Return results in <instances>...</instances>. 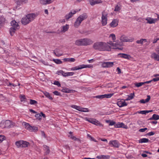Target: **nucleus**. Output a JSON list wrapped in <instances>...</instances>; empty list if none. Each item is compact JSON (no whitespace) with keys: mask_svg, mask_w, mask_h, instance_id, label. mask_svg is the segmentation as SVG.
I'll return each instance as SVG.
<instances>
[{"mask_svg":"<svg viewBox=\"0 0 159 159\" xmlns=\"http://www.w3.org/2000/svg\"><path fill=\"white\" fill-rule=\"evenodd\" d=\"M43 149L46 154H48L50 152L49 148L46 145H44Z\"/></svg>","mask_w":159,"mask_h":159,"instance_id":"nucleus-32","label":"nucleus"},{"mask_svg":"<svg viewBox=\"0 0 159 159\" xmlns=\"http://www.w3.org/2000/svg\"><path fill=\"white\" fill-rule=\"evenodd\" d=\"M151 57L155 60L159 61V54L155 52H152L151 53Z\"/></svg>","mask_w":159,"mask_h":159,"instance_id":"nucleus-24","label":"nucleus"},{"mask_svg":"<svg viewBox=\"0 0 159 159\" xmlns=\"http://www.w3.org/2000/svg\"><path fill=\"white\" fill-rule=\"evenodd\" d=\"M53 1V0H40V2L43 5H46L51 3Z\"/></svg>","mask_w":159,"mask_h":159,"instance_id":"nucleus-21","label":"nucleus"},{"mask_svg":"<svg viewBox=\"0 0 159 159\" xmlns=\"http://www.w3.org/2000/svg\"><path fill=\"white\" fill-rule=\"evenodd\" d=\"M22 147L25 148L27 147L30 144L29 143L23 140H22Z\"/></svg>","mask_w":159,"mask_h":159,"instance_id":"nucleus-31","label":"nucleus"},{"mask_svg":"<svg viewBox=\"0 0 159 159\" xmlns=\"http://www.w3.org/2000/svg\"><path fill=\"white\" fill-rule=\"evenodd\" d=\"M120 9V7L118 5L116 6L114 11H119Z\"/></svg>","mask_w":159,"mask_h":159,"instance_id":"nucleus-52","label":"nucleus"},{"mask_svg":"<svg viewBox=\"0 0 159 159\" xmlns=\"http://www.w3.org/2000/svg\"><path fill=\"white\" fill-rule=\"evenodd\" d=\"M102 42H97L94 43L93 48L96 50L101 51Z\"/></svg>","mask_w":159,"mask_h":159,"instance_id":"nucleus-14","label":"nucleus"},{"mask_svg":"<svg viewBox=\"0 0 159 159\" xmlns=\"http://www.w3.org/2000/svg\"><path fill=\"white\" fill-rule=\"evenodd\" d=\"M110 157L108 155H100L98 156L96 158L98 159H108Z\"/></svg>","mask_w":159,"mask_h":159,"instance_id":"nucleus-28","label":"nucleus"},{"mask_svg":"<svg viewBox=\"0 0 159 159\" xmlns=\"http://www.w3.org/2000/svg\"><path fill=\"white\" fill-rule=\"evenodd\" d=\"M121 42H118L119 43H121L123 45L122 42H132L134 41V38L132 37L128 38L127 36L125 35H122L119 38Z\"/></svg>","mask_w":159,"mask_h":159,"instance_id":"nucleus-5","label":"nucleus"},{"mask_svg":"<svg viewBox=\"0 0 159 159\" xmlns=\"http://www.w3.org/2000/svg\"><path fill=\"white\" fill-rule=\"evenodd\" d=\"M115 126L116 128H122L125 129H128L127 126L122 122H118Z\"/></svg>","mask_w":159,"mask_h":159,"instance_id":"nucleus-20","label":"nucleus"},{"mask_svg":"<svg viewBox=\"0 0 159 159\" xmlns=\"http://www.w3.org/2000/svg\"><path fill=\"white\" fill-rule=\"evenodd\" d=\"M53 61L57 64H59L62 63V61L60 59H53Z\"/></svg>","mask_w":159,"mask_h":159,"instance_id":"nucleus-42","label":"nucleus"},{"mask_svg":"<svg viewBox=\"0 0 159 159\" xmlns=\"http://www.w3.org/2000/svg\"><path fill=\"white\" fill-rule=\"evenodd\" d=\"M5 139L6 137L4 135H0V143H2Z\"/></svg>","mask_w":159,"mask_h":159,"instance_id":"nucleus-49","label":"nucleus"},{"mask_svg":"<svg viewBox=\"0 0 159 159\" xmlns=\"http://www.w3.org/2000/svg\"><path fill=\"white\" fill-rule=\"evenodd\" d=\"M114 94V93H110L108 94H104V98H111Z\"/></svg>","mask_w":159,"mask_h":159,"instance_id":"nucleus-43","label":"nucleus"},{"mask_svg":"<svg viewBox=\"0 0 159 159\" xmlns=\"http://www.w3.org/2000/svg\"><path fill=\"white\" fill-rule=\"evenodd\" d=\"M152 120H157L159 119V116L155 114H154L152 115V117L151 118Z\"/></svg>","mask_w":159,"mask_h":159,"instance_id":"nucleus-40","label":"nucleus"},{"mask_svg":"<svg viewBox=\"0 0 159 159\" xmlns=\"http://www.w3.org/2000/svg\"><path fill=\"white\" fill-rule=\"evenodd\" d=\"M109 37L111 39L113 42H115L116 39V36L114 34H111L109 36Z\"/></svg>","mask_w":159,"mask_h":159,"instance_id":"nucleus-37","label":"nucleus"},{"mask_svg":"<svg viewBox=\"0 0 159 159\" xmlns=\"http://www.w3.org/2000/svg\"><path fill=\"white\" fill-rule=\"evenodd\" d=\"M59 51L57 50H56L54 51V53L57 56H60L62 55V53H61L59 52Z\"/></svg>","mask_w":159,"mask_h":159,"instance_id":"nucleus-47","label":"nucleus"},{"mask_svg":"<svg viewBox=\"0 0 159 159\" xmlns=\"http://www.w3.org/2000/svg\"><path fill=\"white\" fill-rule=\"evenodd\" d=\"M37 102L34 100L32 99H30V103L31 105H34L35 104H37Z\"/></svg>","mask_w":159,"mask_h":159,"instance_id":"nucleus-51","label":"nucleus"},{"mask_svg":"<svg viewBox=\"0 0 159 159\" xmlns=\"http://www.w3.org/2000/svg\"><path fill=\"white\" fill-rule=\"evenodd\" d=\"M53 84L54 85L57 86L58 87H60L61 84L60 83L57 81H55L54 82Z\"/></svg>","mask_w":159,"mask_h":159,"instance_id":"nucleus-58","label":"nucleus"},{"mask_svg":"<svg viewBox=\"0 0 159 159\" xmlns=\"http://www.w3.org/2000/svg\"><path fill=\"white\" fill-rule=\"evenodd\" d=\"M53 93L55 95L57 96L60 95V93L57 91H54V92H53Z\"/></svg>","mask_w":159,"mask_h":159,"instance_id":"nucleus-62","label":"nucleus"},{"mask_svg":"<svg viewBox=\"0 0 159 159\" xmlns=\"http://www.w3.org/2000/svg\"><path fill=\"white\" fill-rule=\"evenodd\" d=\"M72 133L71 132H69V137L74 140H76L77 139L72 135Z\"/></svg>","mask_w":159,"mask_h":159,"instance_id":"nucleus-41","label":"nucleus"},{"mask_svg":"<svg viewBox=\"0 0 159 159\" xmlns=\"http://www.w3.org/2000/svg\"><path fill=\"white\" fill-rule=\"evenodd\" d=\"M111 50V47L107 43L102 42L101 51H110Z\"/></svg>","mask_w":159,"mask_h":159,"instance_id":"nucleus-12","label":"nucleus"},{"mask_svg":"<svg viewBox=\"0 0 159 159\" xmlns=\"http://www.w3.org/2000/svg\"><path fill=\"white\" fill-rule=\"evenodd\" d=\"M119 20L117 19H114L109 24L111 27L114 28L116 27L118 25Z\"/></svg>","mask_w":159,"mask_h":159,"instance_id":"nucleus-15","label":"nucleus"},{"mask_svg":"<svg viewBox=\"0 0 159 159\" xmlns=\"http://www.w3.org/2000/svg\"><path fill=\"white\" fill-rule=\"evenodd\" d=\"M109 144L111 147L118 148L119 146V143L118 141L116 140H111L109 142Z\"/></svg>","mask_w":159,"mask_h":159,"instance_id":"nucleus-16","label":"nucleus"},{"mask_svg":"<svg viewBox=\"0 0 159 159\" xmlns=\"http://www.w3.org/2000/svg\"><path fill=\"white\" fill-rule=\"evenodd\" d=\"M21 22L23 24L26 25L29 23L30 22L26 16L23 17L21 20Z\"/></svg>","mask_w":159,"mask_h":159,"instance_id":"nucleus-26","label":"nucleus"},{"mask_svg":"<svg viewBox=\"0 0 159 159\" xmlns=\"http://www.w3.org/2000/svg\"><path fill=\"white\" fill-rule=\"evenodd\" d=\"M11 122L10 120H6L5 122V127H10L11 125H10L11 124Z\"/></svg>","mask_w":159,"mask_h":159,"instance_id":"nucleus-46","label":"nucleus"},{"mask_svg":"<svg viewBox=\"0 0 159 159\" xmlns=\"http://www.w3.org/2000/svg\"><path fill=\"white\" fill-rule=\"evenodd\" d=\"M20 101L21 102L24 101L25 100V97L24 95H21L20 96Z\"/></svg>","mask_w":159,"mask_h":159,"instance_id":"nucleus-59","label":"nucleus"},{"mask_svg":"<svg viewBox=\"0 0 159 159\" xmlns=\"http://www.w3.org/2000/svg\"><path fill=\"white\" fill-rule=\"evenodd\" d=\"M75 61V59L74 58H70L69 62H74Z\"/></svg>","mask_w":159,"mask_h":159,"instance_id":"nucleus-63","label":"nucleus"},{"mask_svg":"<svg viewBox=\"0 0 159 159\" xmlns=\"http://www.w3.org/2000/svg\"><path fill=\"white\" fill-rule=\"evenodd\" d=\"M149 140L147 138H142L139 140L140 143H146L148 142Z\"/></svg>","mask_w":159,"mask_h":159,"instance_id":"nucleus-34","label":"nucleus"},{"mask_svg":"<svg viewBox=\"0 0 159 159\" xmlns=\"http://www.w3.org/2000/svg\"><path fill=\"white\" fill-rule=\"evenodd\" d=\"M66 20L65 19H61L59 20V22L62 24H64L66 22Z\"/></svg>","mask_w":159,"mask_h":159,"instance_id":"nucleus-57","label":"nucleus"},{"mask_svg":"<svg viewBox=\"0 0 159 159\" xmlns=\"http://www.w3.org/2000/svg\"><path fill=\"white\" fill-rule=\"evenodd\" d=\"M61 28V31L64 33L66 31L68 30L69 28V25H68L66 24L65 25L62 26Z\"/></svg>","mask_w":159,"mask_h":159,"instance_id":"nucleus-27","label":"nucleus"},{"mask_svg":"<svg viewBox=\"0 0 159 159\" xmlns=\"http://www.w3.org/2000/svg\"><path fill=\"white\" fill-rule=\"evenodd\" d=\"M22 125L25 128L30 131L35 132L38 130L37 127L34 126H31L29 124L27 123L23 122Z\"/></svg>","mask_w":159,"mask_h":159,"instance_id":"nucleus-8","label":"nucleus"},{"mask_svg":"<svg viewBox=\"0 0 159 159\" xmlns=\"http://www.w3.org/2000/svg\"><path fill=\"white\" fill-rule=\"evenodd\" d=\"M11 24L12 27L10 29V33L11 35L12 36L15 31L19 29V26L18 23L15 20L12 21L11 22Z\"/></svg>","mask_w":159,"mask_h":159,"instance_id":"nucleus-3","label":"nucleus"},{"mask_svg":"<svg viewBox=\"0 0 159 159\" xmlns=\"http://www.w3.org/2000/svg\"><path fill=\"white\" fill-rule=\"evenodd\" d=\"M148 129L147 128H144L140 129L139 130V131L141 132H143L146 130Z\"/></svg>","mask_w":159,"mask_h":159,"instance_id":"nucleus-60","label":"nucleus"},{"mask_svg":"<svg viewBox=\"0 0 159 159\" xmlns=\"http://www.w3.org/2000/svg\"><path fill=\"white\" fill-rule=\"evenodd\" d=\"M108 13L106 11L102 13L101 22L102 26L106 25L107 23Z\"/></svg>","mask_w":159,"mask_h":159,"instance_id":"nucleus-6","label":"nucleus"},{"mask_svg":"<svg viewBox=\"0 0 159 159\" xmlns=\"http://www.w3.org/2000/svg\"><path fill=\"white\" fill-rule=\"evenodd\" d=\"M144 84V82H139L135 84V85L138 87H140Z\"/></svg>","mask_w":159,"mask_h":159,"instance_id":"nucleus-50","label":"nucleus"},{"mask_svg":"<svg viewBox=\"0 0 159 159\" xmlns=\"http://www.w3.org/2000/svg\"><path fill=\"white\" fill-rule=\"evenodd\" d=\"M150 96L149 95L147 96V98L145 99H142L139 101L140 103H145L148 102L150 99Z\"/></svg>","mask_w":159,"mask_h":159,"instance_id":"nucleus-29","label":"nucleus"},{"mask_svg":"<svg viewBox=\"0 0 159 159\" xmlns=\"http://www.w3.org/2000/svg\"><path fill=\"white\" fill-rule=\"evenodd\" d=\"M35 117L37 119L39 120H40L41 119V113H37L35 115Z\"/></svg>","mask_w":159,"mask_h":159,"instance_id":"nucleus-45","label":"nucleus"},{"mask_svg":"<svg viewBox=\"0 0 159 159\" xmlns=\"http://www.w3.org/2000/svg\"><path fill=\"white\" fill-rule=\"evenodd\" d=\"M134 93H131L129 95H128V97L126 99L125 101H128L134 98Z\"/></svg>","mask_w":159,"mask_h":159,"instance_id":"nucleus-33","label":"nucleus"},{"mask_svg":"<svg viewBox=\"0 0 159 159\" xmlns=\"http://www.w3.org/2000/svg\"><path fill=\"white\" fill-rule=\"evenodd\" d=\"M93 42L91 39L85 38L76 40L75 42L77 46H87L92 44Z\"/></svg>","mask_w":159,"mask_h":159,"instance_id":"nucleus-1","label":"nucleus"},{"mask_svg":"<svg viewBox=\"0 0 159 159\" xmlns=\"http://www.w3.org/2000/svg\"><path fill=\"white\" fill-rule=\"evenodd\" d=\"M155 134V133L154 132L151 131L147 133V135L148 136H150L154 135Z\"/></svg>","mask_w":159,"mask_h":159,"instance_id":"nucleus-61","label":"nucleus"},{"mask_svg":"<svg viewBox=\"0 0 159 159\" xmlns=\"http://www.w3.org/2000/svg\"><path fill=\"white\" fill-rule=\"evenodd\" d=\"M57 74L58 75H62L63 76L66 77V72L62 70H60L57 72Z\"/></svg>","mask_w":159,"mask_h":159,"instance_id":"nucleus-39","label":"nucleus"},{"mask_svg":"<svg viewBox=\"0 0 159 159\" xmlns=\"http://www.w3.org/2000/svg\"><path fill=\"white\" fill-rule=\"evenodd\" d=\"M145 20L147 21V23L151 24H155L157 21L159 20V15L157 14V18L154 19L150 17H147L145 18Z\"/></svg>","mask_w":159,"mask_h":159,"instance_id":"nucleus-9","label":"nucleus"},{"mask_svg":"<svg viewBox=\"0 0 159 159\" xmlns=\"http://www.w3.org/2000/svg\"><path fill=\"white\" fill-rule=\"evenodd\" d=\"M152 81H153L154 82L157 81L159 80V78L157 77L156 78H154L152 80Z\"/></svg>","mask_w":159,"mask_h":159,"instance_id":"nucleus-64","label":"nucleus"},{"mask_svg":"<svg viewBox=\"0 0 159 159\" xmlns=\"http://www.w3.org/2000/svg\"><path fill=\"white\" fill-rule=\"evenodd\" d=\"M22 144V140L19 141H17L15 142V145L17 146V147L18 148H22L21 146Z\"/></svg>","mask_w":159,"mask_h":159,"instance_id":"nucleus-36","label":"nucleus"},{"mask_svg":"<svg viewBox=\"0 0 159 159\" xmlns=\"http://www.w3.org/2000/svg\"><path fill=\"white\" fill-rule=\"evenodd\" d=\"M90 4L91 6L95 4L102 3V2L101 0H89Z\"/></svg>","mask_w":159,"mask_h":159,"instance_id":"nucleus-19","label":"nucleus"},{"mask_svg":"<svg viewBox=\"0 0 159 159\" xmlns=\"http://www.w3.org/2000/svg\"><path fill=\"white\" fill-rule=\"evenodd\" d=\"M147 42V39H142L139 40H138L136 42L138 44H143L144 43Z\"/></svg>","mask_w":159,"mask_h":159,"instance_id":"nucleus-30","label":"nucleus"},{"mask_svg":"<svg viewBox=\"0 0 159 159\" xmlns=\"http://www.w3.org/2000/svg\"><path fill=\"white\" fill-rule=\"evenodd\" d=\"M71 90L68 89H65L62 90V92L66 93H70L71 92Z\"/></svg>","mask_w":159,"mask_h":159,"instance_id":"nucleus-53","label":"nucleus"},{"mask_svg":"<svg viewBox=\"0 0 159 159\" xmlns=\"http://www.w3.org/2000/svg\"><path fill=\"white\" fill-rule=\"evenodd\" d=\"M152 111V110H144L141 111H139L138 112L139 113L142 114H146L147 113L151 112Z\"/></svg>","mask_w":159,"mask_h":159,"instance_id":"nucleus-35","label":"nucleus"},{"mask_svg":"<svg viewBox=\"0 0 159 159\" xmlns=\"http://www.w3.org/2000/svg\"><path fill=\"white\" fill-rule=\"evenodd\" d=\"M84 119L96 126L100 127L103 126V125L95 118L86 117H84Z\"/></svg>","mask_w":159,"mask_h":159,"instance_id":"nucleus-4","label":"nucleus"},{"mask_svg":"<svg viewBox=\"0 0 159 159\" xmlns=\"http://www.w3.org/2000/svg\"><path fill=\"white\" fill-rule=\"evenodd\" d=\"M37 15L34 13H30L27 14L26 16L30 22L32 21L36 17Z\"/></svg>","mask_w":159,"mask_h":159,"instance_id":"nucleus-17","label":"nucleus"},{"mask_svg":"<svg viewBox=\"0 0 159 159\" xmlns=\"http://www.w3.org/2000/svg\"><path fill=\"white\" fill-rule=\"evenodd\" d=\"M106 122L109 123V125H113L115 124V122L113 121H111L110 120H107L106 121Z\"/></svg>","mask_w":159,"mask_h":159,"instance_id":"nucleus-44","label":"nucleus"},{"mask_svg":"<svg viewBox=\"0 0 159 159\" xmlns=\"http://www.w3.org/2000/svg\"><path fill=\"white\" fill-rule=\"evenodd\" d=\"M44 94L50 100H52L53 99V98L50 95V94L47 92H43Z\"/></svg>","mask_w":159,"mask_h":159,"instance_id":"nucleus-38","label":"nucleus"},{"mask_svg":"<svg viewBox=\"0 0 159 159\" xmlns=\"http://www.w3.org/2000/svg\"><path fill=\"white\" fill-rule=\"evenodd\" d=\"M107 43L108 45H110L113 47V49H118L120 50H122L123 49V48L121 47L122 46V43H120V44L119 43L118 41H117L116 43H114L111 41H109Z\"/></svg>","mask_w":159,"mask_h":159,"instance_id":"nucleus-7","label":"nucleus"},{"mask_svg":"<svg viewBox=\"0 0 159 159\" xmlns=\"http://www.w3.org/2000/svg\"><path fill=\"white\" fill-rule=\"evenodd\" d=\"M87 18V16L86 14H83L80 16L76 19L74 23V26L77 28L81 24V22Z\"/></svg>","mask_w":159,"mask_h":159,"instance_id":"nucleus-2","label":"nucleus"},{"mask_svg":"<svg viewBox=\"0 0 159 159\" xmlns=\"http://www.w3.org/2000/svg\"><path fill=\"white\" fill-rule=\"evenodd\" d=\"M74 74V73L73 72H66V77L69 76H72Z\"/></svg>","mask_w":159,"mask_h":159,"instance_id":"nucleus-54","label":"nucleus"},{"mask_svg":"<svg viewBox=\"0 0 159 159\" xmlns=\"http://www.w3.org/2000/svg\"><path fill=\"white\" fill-rule=\"evenodd\" d=\"M94 98H97L102 99L104 98V94L102 95H98L94 97Z\"/></svg>","mask_w":159,"mask_h":159,"instance_id":"nucleus-56","label":"nucleus"},{"mask_svg":"<svg viewBox=\"0 0 159 159\" xmlns=\"http://www.w3.org/2000/svg\"><path fill=\"white\" fill-rule=\"evenodd\" d=\"M118 56H119L120 57H122L128 60L130 59L131 57V56L129 55L124 53H119L118 54Z\"/></svg>","mask_w":159,"mask_h":159,"instance_id":"nucleus-22","label":"nucleus"},{"mask_svg":"<svg viewBox=\"0 0 159 159\" xmlns=\"http://www.w3.org/2000/svg\"><path fill=\"white\" fill-rule=\"evenodd\" d=\"M117 105L120 107H121L127 105V103L123 100L119 101L117 103Z\"/></svg>","mask_w":159,"mask_h":159,"instance_id":"nucleus-18","label":"nucleus"},{"mask_svg":"<svg viewBox=\"0 0 159 159\" xmlns=\"http://www.w3.org/2000/svg\"><path fill=\"white\" fill-rule=\"evenodd\" d=\"M83 66H84V68H93V65L92 64H89V65H84L83 64Z\"/></svg>","mask_w":159,"mask_h":159,"instance_id":"nucleus-48","label":"nucleus"},{"mask_svg":"<svg viewBox=\"0 0 159 159\" xmlns=\"http://www.w3.org/2000/svg\"><path fill=\"white\" fill-rule=\"evenodd\" d=\"M77 70H79L84 68L83 64L76 66Z\"/></svg>","mask_w":159,"mask_h":159,"instance_id":"nucleus-55","label":"nucleus"},{"mask_svg":"<svg viewBox=\"0 0 159 159\" xmlns=\"http://www.w3.org/2000/svg\"><path fill=\"white\" fill-rule=\"evenodd\" d=\"M71 107L79 111L83 112H88L89 111V110L87 108H82L80 106L75 105H73L70 106Z\"/></svg>","mask_w":159,"mask_h":159,"instance_id":"nucleus-11","label":"nucleus"},{"mask_svg":"<svg viewBox=\"0 0 159 159\" xmlns=\"http://www.w3.org/2000/svg\"><path fill=\"white\" fill-rule=\"evenodd\" d=\"M116 63V61L103 62H102L101 66L103 68H110Z\"/></svg>","mask_w":159,"mask_h":159,"instance_id":"nucleus-10","label":"nucleus"},{"mask_svg":"<svg viewBox=\"0 0 159 159\" xmlns=\"http://www.w3.org/2000/svg\"><path fill=\"white\" fill-rule=\"evenodd\" d=\"M17 5H20L28 2V0H14Z\"/></svg>","mask_w":159,"mask_h":159,"instance_id":"nucleus-23","label":"nucleus"},{"mask_svg":"<svg viewBox=\"0 0 159 159\" xmlns=\"http://www.w3.org/2000/svg\"><path fill=\"white\" fill-rule=\"evenodd\" d=\"M6 21V20L4 16H0V27L2 26Z\"/></svg>","mask_w":159,"mask_h":159,"instance_id":"nucleus-25","label":"nucleus"},{"mask_svg":"<svg viewBox=\"0 0 159 159\" xmlns=\"http://www.w3.org/2000/svg\"><path fill=\"white\" fill-rule=\"evenodd\" d=\"M77 12V11L75 10H71L69 13L66 14L65 16V18L66 21H68Z\"/></svg>","mask_w":159,"mask_h":159,"instance_id":"nucleus-13","label":"nucleus"}]
</instances>
